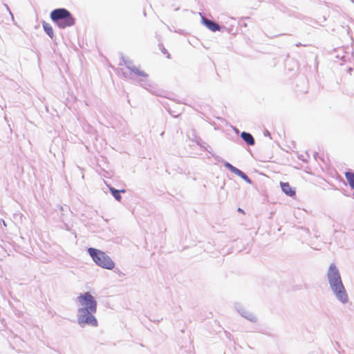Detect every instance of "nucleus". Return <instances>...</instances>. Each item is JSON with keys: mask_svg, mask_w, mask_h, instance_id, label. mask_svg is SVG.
<instances>
[{"mask_svg": "<svg viewBox=\"0 0 354 354\" xmlns=\"http://www.w3.org/2000/svg\"><path fill=\"white\" fill-rule=\"evenodd\" d=\"M77 300L82 306L78 310L77 321L80 326L89 324L92 326H97V321L93 315L97 310V302L91 293L86 292L81 294Z\"/></svg>", "mask_w": 354, "mask_h": 354, "instance_id": "f257e3e1", "label": "nucleus"}, {"mask_svg": "<svg viewBox=\"0 0 354 354\" xmlns=\"http://www.w3.org/2000/svg\"><path fill=\"white\" fill-rule=\"evenodd\" d=\"M328 279L334 294L342 303L348 301V295L342 283L338 269L332 263L329 266Z\"/></svg>", "mask_w": 354, "mask_h": 354, "instance_id": "f03ea898", "label": "nucleus"}, {"mask_svg": "<svg viewBox=\"0 0 354 354\" xmlns=\"http://www.w3.org/2000/svg\"><path fill=\"white\" fill-rule=\"evenodd\" d=\"M50 19L60 28L73 26L75 24V19L71 12L65 8L53 10L50 15Z\"/></svg>", "mask_w": 354, "mask_h": 354, "instance_id": "7ed1b4c3", "label": "nucleus"}, {"mask_svg": "<svg viewBox=\"0 0 354 354\" xmlns=\"http://www.w3.org/2000/svg\"><path fill=\"white\" fill-rule=\"evenodd\" d=\"M88 252L94 262L99 266L108 270L114 268V262L105 252L93 248H88Z\"/></svg>", "mask_w": 354, "mask_h": 354, "instance_id": "20e7f679", "label": "nucleus"}, {"mask_svg": "<svg viewBox=\"0 0 354 354\" xmlns=\"http://www.w3.org/2000/svg\"><path fill=\"white\" fill-rule=\"evenodd\" d=\"M280 186L284 194L289 196H294L296 194V192L294 188L291 187L289 183H280Z\"/></svg>", "mask_w": 354, "mask_h": 354, "instance_id": "39448f33", "label": "nucleus"}, {"mask_svg": "<svg viewBox=\"0 0 354 354\" xmlns=\"http://www.w3.org/2000/svg\"><path fill=\"white\" fill-rule=\"evenodd\" d=\"M203 24L210 30L215 32L220 30V26L216 23L207 19L203 18Z\"/></svg>", "mask_w": 354, "mask_h": 354, "instance_id": "423d86ee", "label": "nucleus"}, {"mask_svg": "<svg viewBox=\"0 0 354 354\" xmlns=\"http://www.w3.org/2000/svg\"><path fill=\"white\" fill-rule=\"evenodd\" d=\"M241 138L247 144L250 145H253L254 144V140L252 136L249 133L243 132L241 133Z\"/></svg>", "mask_w": 354, "mask_h": 354, "instance_id": "0eeeda50", "label": "nucleus"}, {"mask_svg": "<svg viewBox=\"0 0 354 354\" xmlns=\"http://www.w3.org/2000/svg\"><path fill=\"white\" fill-rule=\"evenodd\" d=\"M42 26H43V28H44V31L46 32V34L50 38H53L54 36V33H53V27L51 26V25L48 23L44 21L42 24Z\"/></svg>", "mask_w": 354, "mask_h": 354, "instance_id": "6e6552de", "label": "nucleus"}, {"mask_svg": "<svg viewBox=\"0 0 354 354\" xmlns=\"http://www.w3.org/2000/svg\"><path fill=\"white\" fill-rule=\"evenodd\" d=\"M345 177L351 187L354 189V173L346 172Z\"/></svg>", "mask_w": 354, "mask_h": 354, "instance_id": "1a4fd4ad", "label": "nucleus"}, {"mask_svg": "<svg viewBox=\"0 0 354 354\" xmlns=\"http://www.w3.org/2000/svg\"><path fill=\"white\" fill-rule=\"evenodd\" d=\"M110 191H111L112 195L113 196V197L118 201H120L121 200V196H120V193L125 192L124 189L119 191L113 187H110Z\"/></svg>", "mask_w": 354, "mask_h": 354, "instance_id": "9d476101", "label": "nucleus"}, {"mask_svg": "<svg viewBox=\"0 0 354 354\" xmlns=\"http://www.w3.org/2000/svg\"><path fill=\"white\" fill-rule=\"evenodd\" d=\"M232 172H233L234 174H235L242 177L244 179L248 178L246 175L243 171H241L240 169L236 168L235 167L232 169Z\"/></svg>", "mask_w": 354, "mask_h": 354, "instance_id": "9b49d317", "label": "nucleus"}, {"mask_svg": "<svg viewBox=\"0 0 354 354\" xmlns=\"http://www.w3.org/2000/svg\"><path fill=\"white\" fill-rule=\"evenodd\" d=\"M225 167L227 169H229L231 171H232V169H234V166H232L231 164H230L229 162H226L225 164Z\"/></svg>", "mask_w": 354, "mask_h": 354, "instance_id": "f8f14e48", "label": "nucleus"}, {"mask_svg": "<svg viewBox=\"0 0 354 354\" xmlns=\"http://www.w3.org/2000/svg\"><path fill=\"white\" fill-rule=\"evenodd\" d=\"M238 211H239V212L242 213V214H244V211H243L242 209H241V208H239V209H238Z\"/></svg>", "mask_w": 354, "mask_h": 354, "instance_id": "ddd939ff", "label": "nucleus"}, {"mask_svg": "<svg viewBox=\"0 0 354 354\" xmlns=\"http://www.w3.org/2000/svg\"><path fill=\"white\" fill-rule=\"evenodd\" d=\"M142 76H146V74H145L143 72L139 73Z\"/></svg>", "mask_w": 354, "mask_h": 354, "instance_id": "4468645a", "label": "nucleus"}]
</instances>
